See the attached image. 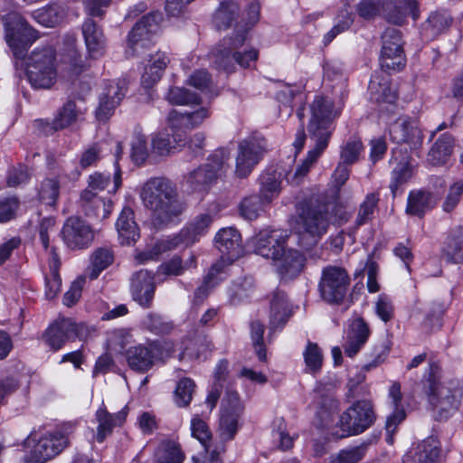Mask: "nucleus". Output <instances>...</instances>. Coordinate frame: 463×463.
<instances>
[{
  "label": "nucleus",
  "instance_id": "1",
  "mask_svg": "<svg viewBox=\"0 0 463 463\" xmlns=\"http://www.w3.org/2000/svg\"><path fill=\"white\" fill-rule=\"evenodd\" d=\"M310 112L311 118L307 125V131L315 141V146L308 151L301 165L294 171H289L285 175L287 181L292 184H300L327 147L333 121L339 117L341 110L335 108L334 101L328 97L317 96L310 105Z\"/></svg>",
  "mask_w": 463,
  "mask_h": 463
},
{
  "label": "nucleus",
  "instance_id": "2",
  "mask_svg": "<svg viewBox=\"0 0 463 463\" xmlns=\"http://www.w3.org/2000/svg\"><path fill=\"white\" fill-rule=\"evenodd\" d=\"M140 198L159 224H167L183 212L175 184L164 177L147 180L141 190Z\"/></svg>",
  "mask_w": 463,
  "mask_h": 463
},
{
  "label": "nucleus",
  "instance_id": "3",
  "mask_svg": "<svg viewBox=\"0 0 463 463\" xmlns=\"http://www.w3.org/2000/svg\"><path fill=\"white\" fill-rule=\"evenodd\" d=\"M440 368L437 363L430 364L423 380L425 393L430 404L440 419L453 414L460 404L463 389L458 381L440 382Z\"/></svg>",
  "mask_w": 463,
  "mask_h": 463
},
{
  "label": "nucleus",
  "instance_id": "4",
  "mask_svg": "<svg viewBox=\"0 0 463 463\" xmlns=\"http://www.w3.org/2000/svg\"><path fill=\"white\" fill-rule=\"evenodd\" d=\"M347 220L346 213L336 200L326 202L318 197H311L303 203L298 214V224L314 237L326 233L330 222L342 224Z\"/></svg>",
  "mask_w": 463,
  "mask_h": 463
},
{
  "label": "nucleus",
  "instance_id": "5",
  "mask_svg": "<svg viewBox=\"0 0 463 463\" xmlns=\"http://www.w3.org/2000/svg\"><path fill=\"white\" fill-rule=\"evenodd\" d=\"M246 31H235L232 36L224 38L213 51V62L217 70L231 72L234 69V61L241 67L250 66L251 61L258 59L259 52L255 49L240 52L236 50L241 47L246 40Z\"/></svg>",
  "mask_w": 463,
  "mask_h": 463
},
{
  "label": "nucleus",
  "instance_id": "6",
  "mask_svg": "<svg viewBox=\"0 0 463 463\" xmlns=\"http://www.w3.org/2000/svg\"><path fill=\"white\" fill-rule=\"evenodd\" d=\"M376 420L374 406L370 400L353 402L339 417L332 433L337 439L359 435L371 428Z\"/></svg>",
  "mask_w": 463,
  "mask_h": 463
},
{
  "label": "nucleus",
  "instance_id": "7",
  "mask_svg": "<svg viewBox=\"0 0 463 463\" xmlns=\"http://www.w3.org/2000/svg\"><path fill=\"white\" fill-rule=\"evenodd\" d=\"M27 77L36 90H50L57 81L58 64L56 52L52 47L35 49L27 61Z\"/></svg>",
  "mask_w": 463,
  "mask_h": 463
},
{
  "label": "nucleus",
  "instance_id": "8",
  "mask_svg": "<svg viewBox=\"0 0 463 463\" xmlns=\"http://www.w3.org/2000/svg\"><path fill=\"white\" fill-rule=\"evenodd\" d=\"M230 152L226 148L214 150L207 162L194 170L187 176L186 182L194 191H207L221 179L229 168Z\"/></svg>",
  "mask_w": 463,
  "mask_h": 463
},
{
  "label": "nucleus",
  "instance_id": "9",
  "mask_svg": "<svg viewBox=\"0 0 463 463\" xmlns=\"http://www.w3.org/2000/svg\"><path fill=\"white\" fill-rule=\"evenodd\" d=\"M350 281L345 269L338 266H326L322 270L318 283L321 298L328 304L342 303L346 296Z\"/></svg>",
  "mask_w": 463,
  "mask_h": 463
},
{
  "label": "nucleus",
  "instance_id": "10",
  "mask_svg": "<svg viewBox=\"0 0 463 463\" xmlns=\"http://www.w3.org/2000/svg\"><path fill=\"white\" fill-rule=\"evenodd\" d=\"M92 328L87 325L77 324L70 318L57 320L46 330L43 339L54 351L61 349L68 341L79 338L86 340L91 334Z\"/></svg>",
  "mask_w": 463,
  "mask_h": 463
},
{
  "label": "nucleus",
  "instance_id": "11",
  "mask_svg": "<svg viewBox=\"0 0 463 463\" xmlns=\"http://www.w3.org/2000/svg\"><path fill=\"white\" fill-rule=\"evenodd\" d=\"M73 431L74 426L66 423L61 429L41 438L33 446L31 460L35 463H43L61 453L68 446L70 436Z\"/></svg>",
  "mask_w": 463,
  "mask_h": 463
},
{
  "label": "nucleus",
  "instance_id": "12",
  "mask_svg": "<svg viewBox=\"0 0 463 463\" xmlns=\"http://www.w3.org/2000/svg\"><path fill=\"white\" fill-rule=\"evenodd\" d=\"M382 42V69L392 71H402L406 65V57L401 31H384Z\"/></svg>",
  "mask_w": 463,
  "mask_h": 463
},
{
  "label": "nucleus",
  "instance_id": "13",
  "mask_svg": "<svg viewBox=\"0 0 463 463\" xmlns=\"http://www.w3.org/2000/svg\"><path fill=\"white\" fill-rule=\"evenodd\" d=\"M265 151V140L250 137L240 142L236 157L235 175L239 178L248 176L260 162Z\"/></svg>",
  "mask_w": 463,
  "mask_h": 463
},
{
  "label": "nucleus",
  "instance_id": "14",
  "mask_svg": "<svg viewBox=\"0 0 463 463\" xmlns=\"http://www.w3.org/2000/svg\"><path fill=\"white\" fill-rule=\"evenodd\" d=\"M335 385L332 383H318L314 390V406L319 426L327 427L333 415L339 409V401L334 396Z\"/></svg>",
  "mask_w": 463,
  "mask_h": 463
},
{
  "label": "nucleus",
  "instance_id": "15",
  "mask_svg": "<svg viewBox=\"0 0 463 463\" xmlns=\"http://www.w3.org/2000/svg\"><path fill=\"white\" fill-rule=\"evenodd\" d=\"M61 234L66 245L72 250L87 248L94 239L91 227L85 221L76 216H71L66 220Z\"/></svg>",
  "mask_w": 463,
  "mask_h": 463
},
{
  "label": "nucleus",
  "instance_id": "16",
  "mask_svg": "<svg viewBox=\"0 0 463 463\" xmlns=\"http://www.w3.org/2000/svg\"><path fill=\"white\" fill-rule=\"evenodd\" d=\"M384 71L375 72L369 82L370 99L378 104L380 109L394 107L398 99L397 89L392 86L391 79Z\"/></svg>",
  "mask_w": 463,
  "mask_h": 463
},
{
  "label": "nucleus",
  "instance_id": "17",
  "mask_svg": "<svg viewBox=\"0 0 463 463\" xmlns=\"http://www.w3.org/2000/svg\"><path fill=\"white\" fill-rule=\"evenodd\" d=\"M288 238L286 231L264 229L252 238L254 251L267 259H277Z\"/></svg>",
  "mask_w": 463,
  "mask_h": 463
},
{
  "label": "nucleus",
  "instance_id": "18",
  "mask_svg": "<svg viewBox=\"0 0 463 463\" xmlns=\"http://www.w3.org/2000/svg\"><path fill=\"white\" fill-rule=\"evenodd\" d=\"M156 292L154 274L146 269H140L132 275L130 293L134 301L144 308L152 306Z\"/></svg>",
  "mask_w": 463,
  "mask_h": 463
},
{
  "label": "nucleus",
  "instance_id": "19",
  "mask_svg": "<svg viewBox=\"0 0 463 463\" xmlns=\"http://www.w3.org/2000/svg\"><path fill=\"white\" fill-rule=\"evenodd\" d=\"M390 137L395 143H406L411 148H417L422 144L423 137L417 122L409 117L398 118L390 126Z\"/></svg>",
  "mask_w": 463,
  "mask_h": 463
},
{
  "label": "nucleus",
  "instance_id": "20",
  "mask_svg": "<svg viewBox=\"0 0 463 463\" xmlns=\"http://www.w3.org/2000/svg\"><path fill=\"white\" fill-rule=\"evenodd\" d=\"M126 92L127 82L125 80L110 82L106 88V92L100 97L95 113L96 118L100 122H106L114 113L116 107L123 99Z\"/></svg>",
  "mask_w": 463,
  "mask_h": 463
},
{
  "label": "nucleus",
  "instance_id": "21",
  "mask_svg": "<svg viewBox=\"0 0 463 463\" xmlns=\"http://www.w3.org/2000/svg\"><path fill=\"white\" fill-rule=\"evenodd\" d=\"M79 205L86 216L99 220L108 218L113 208L110 199L100 197L90 189H84L80 193Z\"/></svg>",
  "mask_w": 463,
  "mask_h": 463
},
{
  "label": "nucleus",
  "instance_id": "22",
  "mask_svg": "<svg viewBox=\"0 0 463 463\" xmlns=\"http://www.w3.org/2000/svg\"><path fill=\"white\" fill-rule=\"evenodd\" d=\"M213 222V216L209 213H202L196 216L187 227L183 229L177 235L171 238L175 247L184 245L189 246L199 241L208 232Z\"/></svg>",
  "mask_w": 463,
  "mask_h": 463
},
{
  "label": "nucleus",
  "instance_id": "23",
  "mask_svg": "<svg viewBox=\"0 0 463 463\" xmlns=\"http://www.w3.org/2000/svg\"><path fill=\"white\" fill-rule=\"evenodd\" d=\"M215 246L229 261H233L243 253L241 234L232 227L222 228L217 232Z\"/></svg>",
  "mask_w": 463,
  "mask_h": 463
},
{
  "label": "nucleus",
  "instance_id": "24",
  "mask_svg": "<svg viewBox=\"0 0 463 463\" xmlns=\"http://www.w3.org/2000/svg\"><path fill=\"white\" fill-rule=\"evenodd\" d=\"M370 333L369 326L363 318L354 319L346 332L344 345L345 355L349 357L356 355L367 342Z\"/></svg>",
  "mask_w": 463,
  "mask_h": 463
},
{
  "label": "nucleus",
  "instance_id": "25",
  "mask_svg": "<svg viewBox=\"0 0 463 463\" xmlns=\"http://www.w3.org/2000/svg\"><path fill=\"white\" fill-rule=\"evenodd\" d=\"M157 347L154 344L138 345L127 351L128 364L137 372H147L156 359Z\"/></svg>",
  "mask_w": 463,
  "mask_h": 463
},
{
  "label": "nucleus",
  "instance_id": "26",
  "mask_svg": "<svg viewBox=\"0 0 463 463\" xmlns=\"http://www.w3.org/2000/svg\"><path fill=\"white\" fill-rule=\"evenodd\" d=\"M304 256L297 250L286 249L280 250L274 264L283 279H292L298 276L304 266Z\"/></svg>",
  "mask_w": 463,
  "mask_h": 463
},
{
  "label": "nucleus",
  "instance_id": "27",
  "mask_svg": "<svg viewBox=\"0 0 463 463\" xmlns=\"http://www.w3.org/2000/svg\"><path fill=\"white\" fill-rule=\"evenodd\" d=\"M383 16L390 24L402 26L406 14L410 12L413 19L417 18V1L416 0H390L383 4Z\"/></svg>",
  "mask_w": 463,
  "mask_h": 463
},
{
  "label": "nucleus",
  "instance_id": "28",
  "mask_svg": "<svg viewBox=\"0 0 463 463\" xmlns=\"http://www.w3.org/2000/svg\"><path fill=\"white\" fill-rule=\"evenodd\" d=\"M128 409L124 407L118 412L111 414L104 408H99L96 412L98 421L96 439L101 443L112 433L115 427L121 426L128 416Z\"/></svg>",
  "mask_w": 463,
  "mask_h": 463
},
{
  "label": "nucleus",
  "instance_id": "29",
  "mask_svg": "<svg viewBox=\"0 0 463 463\" xmlns=\"http://www.w3.org/2000/svg\"><path fill=\"white\" fill-rule=\"evenodd\" d=\"M85 109L79 106L75 100L68 99L55 114L51 128L54 131L67 128L82 118Z\"/></svg>",
  "mask_w": 463,
  "mask_h": 463
},
{
  "label": "nucleus",
  "instance_id": "30",
  "mask_svg": "<svg viewBox=\"0 0 463 463\" xmlns=\"http://www.w3.org/2000/svg\"><path fill=\"white\" fill-rule=\"evenodd\" d=\"M210 114L211 113L207 108H200L199 109L190 113H179L173 109L168 115L169 127L174 131H181L184 128H194L199 127L206 118H208Z\"/></svg>",
  "mask_w": 463,
  "mask_h": 463
},
{
  "label": "nucleus",
  "instance_id": "31",
  "mask_svg": "<svg viewBox=\"0 0 463 463\" xmlns=\"http://www.w3.org/2000/svg\"><path fill=\"white\" fill-rule=\"evenodd\" d=\"M116 228L122 245H130L139 238V230L134 221V212L130 207H124L117 220Z\"/></svg>",
  "mask_w": 463,
  "mask_h": 463
},
{
  "label": "nucleus",
  "instance_id": "32",
  "mask_svg": "<svg viewBox=\"0 0 463 463\" xmlns=\"http://www.w3.org/2000/svg\"><path fill=\"white\" fill-rule=\"evenodd\" d=\"M437 202L438 198L430 192L424 190L411 191L408 195L406 213L422 217L437 204Z\"/></svg>",
  "mask_w": 463,
  "mask_h": 463
},
{
  "label": "nucleus",
  "instance_id": "33",
  "mask_svg": "<svg viewBox=\"0 0 463 463\" xmlns=\"http://www.w3.org/2000/svg\"><path fill=\"white\" fill-rule=\"evenodd\" d=\"M40 37L38 31H7L5 40L14 55L24 58L29 47Z\"/></svg>",
  "mask_w": 463,
  "mask_h": 463
},
{
  "label": "nucleus",
  "instance_id": "34",
  "mask_svg": "<svg viewBox=\"0 0 463 463\" xmlns=\"http://www.w3.org/2000/svg\"><path fill=\"white\" fill-rule=\"evenodd\" d=\"M169 61L170 59L165 52H158L152 55L141 77L143 87L150 89L156 84L161 79Z\"/></svg>",
  "mask_w": 463,
  "mask_h": 463
},
{
  "label": "nucleus",
  "instance_id": "35",
  "mask_svg": "<svg viewBox=\"0 0 463 463\" xmlns=\"http://www.w3.org/2000/svg\"><path fill=\"white\" fill-rule=\"evenodd\" d=\"M292 314L287 297L282 291H276L270 301V330L284 326Z\"/></svg>",
  "mask_w": 463,
  "mask_h": 463
},
{
  "label": "nucleus",
  "instance_id": "36",
  "mask_svg": "<svg viewBox=\"0 0 463 463\" xmlns=\"http://www.w3.org/2000/svg\"><path fill=\"white\" fill-rule=\"evenodd\" d=\"M172 130V134L167 131L159 132L152 139V149L159 156L170 154L177 146H184L183 134L180 130Z\"/></svg>",
  "mask_w": 463,
  "mask_h": 463
},
{
  "label": "nucleus",
  "instance_id": "37",
  "mask_svg": "<svg viewBox=\"0 0 463 463\" xmlns=\"http://www.w3.org/2000/svg\"><path fill=\"white\" fill-rule=\"evenodd\" d=\"M114 261V253L109 248L97 249L90 257V265L85 272V277L96 279L99 275Z\"/></svg>",
  "mask_w": 463,
  "mask_h": 463
},
{
  "label": "nucleus",
  "instance_id": "38",
  "mask_svg": "<svg viewBox=\"0 0 463 463\" xmlns=\"http://www.w3.org/2000/svg\"><path fill=\"white\" fill-rule=\"evenodd\" d=\"M184 459L180 444L174 440L161 442L155 453V463H183Z\"/></svg>",
  "mask_w": 463,
  "mask_h": 463
},
{
  "label": "nucleus",
  "instance_id": "39",
  "mask_svg": "<svg viewBox=\"0 0 463 463\" xmlns=\"http://www.w3.org/2000/svg\"><path fill=\"white\" fill-rule=\"evenodd\" d=\"M454 139L449 134H443L434 143L428 154V161L433 165L445 164L452 153Z\"/></svg>",
  "mask_w": 463,
  "mask_h": 463
},
{
  "label": "nucleus",
  "instance_id": "40",
  "mask_svg": "<svg viewBox=\"0 0 463 463\" xmlns=\"http://www.w3.org/2000/svg\"><path fill=\"white\" fill-rule=\"evenodd\" d=\"M61 61L64 65V70L71 76H79L88 69V64L72 43L61 54Z\"/></svg>",
  "mask_w": 463,
  "mask_h": 463
},
{
  "label": "nucleus",
  "instance_id": "41",
  "mask_svg": "<svg viewBox=\"0 0 463 463\" xmlns=\"http://www.w3.org/2000/svg\"><path fill=\"white\" fill-rule=\"evenodd\" d=\"M260 196L266 203H271L281 192V181L275 172L263 174L260 178Z\"/></svg>",
  "mask_w": 463,
  "mask_h": 463
},
{
  "label": "nucleus",
  "instance_id": "42",
  "mask_svg": "<svg viewBox=\"0 0 463 463\" xmlns=\"http://www.w3.org/2000/svg\"><path fill=\"white\" fill-rule=\"evenodd\" d=\"M33 16L40 25L52 28L60 24L64 12L62 7L52 5L34 11Z\"/></svg>",
  "mask_w": 463,
  "mask_h": 463
},
{
  "label": "nucleus",
  "instance_id": "43",
  "mask_svg": "<svg viewBox=\"0 0 463 463\" xmlns=\"http://www.w3.org/2000/svg\"><path fill=\"white\" fill-rule=\"evenodd\" d=\"M254 289L253 281L250 279L244 278L235 281L229 288V300L233 306L242 303L249 298Z\"/></svg>",
  "mask_w": 463,
  "mask_h": 463
},
{
  "label": "nucleus",
  "instance_id": "44",
  "mask_svg": "<svg viewBox=\"0 0 463 463\" xmlns=\"http://www.w3.org/2000/svg\"><path fill=\"white\" fill-rule=\"evenodd\" d=\"M239 5L232 0H226L220 4L214 14V21L218 26L231 27L232 22L238 17Z\"/></svg>",
  "mask_w": 463,
  "mask_h": 463
},
{
  "label": "nucleus",
  "instance_id": "45",
  "mask_svg": "<svg viewBox=\"0 0 463 463\" xmlns=\"http://www.w3.org/2000/svg\"><path fill=\"white\" fill-rule=\"evenodd\" d=\"M52 262L50 263V276L46 278L45 295L47 298H54L61 289V279L58 273L59 259L53 249L51 250Z\"/></svg>",
  "mask_w": 463,
  "mask_h": 463
},
{
  "label": "nucleus",
  "instance_id": "46",
  "mask_svg": "<svg viewBox=\"0 0 463 463\" xmlns=\"http://www.w3.org/2000/svg\"><path fill=\"white\" fill-rule=\"evenodd\" d=\"M222 272V267L221 264H214L211 267L203 284L198 287L194 292V298L196 300L203 301L207 297L210 289L215 287L222 279V278L220 277Z\"/></svg>",
  "mask_w": 463,
  "mask_h": 463
},
{
  "label": "nucleus",
  "instance_id": "47",
  "mask_svg": "<svg viewBox=\"0 0 463 463\" xmlns=\"http://www.w3.org/2000/svg\"><path fill=\"white\" fill-rule=\"evenodd\" d=\"M195 383L191 378H182L175 390L174 400L178 407H186L190 404L195 392Z\"/></svg>",
  "mask_w": 463,
  "mask_h": 463
},
{
  "label": "nucleus",
  "instance_id": "48",
  "mask_svg": "<svg viewBox=\"0 0 463 463\" xmlns=\"http://www.w3.org/2000/svg\"><path fill=\"white\" fill-rule=\"evenodd\" d=\"M87 50L93 58L103 55L106 40L102 31H83Z\"/></svg>",
  "mask_w": 463,
  "mask_h": 463
},
{
  "label": "nucleus",
  "instance_id": "49",
  "mask_svg": "<svg viewBox=\"0 0 463 463\" xmlns=\"http://www.w3.org/2000/svg\"><path fill=\"white\" fill-rule=\"evenodd\" d=\"M390 350L391 345L388 339H381L376 342L372 347L370 360L364 365V368L369 371L383 364L387 358Z\"/></svg>",
  "mask_w": 463,
  "mask_h": 463
},
{
  "label": "nucleus",
  "instance_id": "50",
  "mask_svg": "<svg viewBox=\"0 0 463 463\" xmlns=\"http://www.w3.org/2000/svg\"><path fill=\"white\" fill-rule=\"evenodd\" d=\"M265 201L260 195L245 197L240 204L241 215L247 220H255L263 211Z\"/></svg>",
  "mask_w": 463,
  "mask_h": 463
},
{
  "label": "nucleus",
  "instance_id": "51",
  "mask_svg": "<svg viewBox=\"0 0 463 463\" xmlns=\"http://www.w3.org/2000/svg\"><path fill=\"white\" fill-rule=\"evenodd\" d=\"M166 99L174 105L188 106L201 102V99L196 93L180 87L171 88L166 95Z\"/></svg>",
  "mask_w": 463,
  "mask_h": 463
},
{
  "label": "nucleus",
  "instance_id": "52",
  "mask_svg": "<svg viewBox=\"0 0 463 463\" xmlns=\"http://www.w3.org/2000/svg\"><path fill=\"white\" fill-rule=\"evenodd\" d=\"M175 249V242L172 241L171 238H166L157 241L150 250L137 253L135 259L141 264L156 260L162 253Z\"/></svg>",
  "mask_w": 463,
  "mask_h": 463
},
{
  "label": "nucleus",
  "instance_id": "53",
  "mask_svg": "<svg viewBox=\"0 0 463 463\" xmlns=\"http://www.w3.org/2000/svg\"><path fill=\"white\" fill-rule=\"evenodd\" d=\"M413 175L412 166L407 162H400L392 171L390 188L393 196L396 195L400 186L406 184Z\"/></svg>",
  "mask_w": 463,
  "mask_h": 463
},
{
  "label": "nucleus",
  "instance_id": "54",
  "mask_svg": "<svg viewBox=\"0 0 463 463\" xmlns=\"http://www.w3.org/2000/svg\"><path fill=\"white\" fill-rule=\"evenodd\" d=\"M60 184L57 179L47 178L41 184L39 189L40 200L50 206H54L58 200Z\"/></svg>",
  "mask_w": 463,
  "mask_h": 463
},
{
  "label": "nucleus",
  "instance_id": "55",
  "mask_svg": "<svg viewBox=\"0 0 463 463\" xmlns=\"http://www.w3.org/2000/svg\"><path fill=\"white\" fill-rule=\"evenodd\" d=\"M439 455V449L434 440H424L417 447L414 461L416 463H435Z\"/></svg>",
  "mask_w": 463,
  "mask_h": 463
},
{
  "label": "nucleus",
  "instance_id": "56",
  "mask_svg": "<svg viewBox=\"0 0 463 463\" xmlns=\"http://www.w3.org/2000/svg\"><path fill=\"white\" fill-rule=\"evenodd\" d=\"M240 414L241 412H229L228 410L223 411L220 419V430L223 439H233L238 430Z\"/></svg>",
  "mask_w": 463,
  "mask_h": 463
},
{
  "label": "nucleus",
  "instance_id": "57",
  "mask_svg": "<svg viewBox=\"0 0 463 463\" xmlns=\"http://www.w3.org/2000/svg\"><path fill=\"white\" fill-rule=\"evenodd\" d=\"M112 0H85L84 5L88 14L91 17L83 24L82 29H91L97 26L92 18L101 16L104 13L103 8L108 7Z\"/></svg>",
  "mask_w": 463,
  "mask_h": 463
},
{
  "label": "nucleus",
  "instance_id": "58",
  "mask_svg": "<svg viewBox=\"0 0 463 463\" xmlns=\"http://www.w3.org/2000/svg\"><path fill=\"white\" fill-rule=\"evenodd\" d=\"M130 331L125 328L114 329L109 334L108 345L115 352L122 353L131 342Z\"/></svg>",
  "mask_w": 463,
  "mask_h": 463
},
{
  "label": "nucleus",
  "instance_id": "59",
  "mask_svg": "<svg viewBox=\"0 0 463 463\" xmlns=\"http://www.w3.org/2000/svg\"><path fill=\"white\" fill-rule=\"evenodd\" d=\"M192 436L199 440L205 451H208L212 433L207 424L199 417H194L191 420Z\"/></svg>",
  "mask_w": 463,
  "mask_h": 463
},
{
  "label": "nucleus",
  "instance_id": "60",
  "mask_svg": "<svg viewBox=\"0 0 463 463\" xmlns=\"http://www.w3.org/2000/svg\"><path fill=\"white\" fill-rule=\"evenodd\" d=\"M303 355L306 365L309 371L316 373L321 369L323 354L317 344L308 342Z\"/></svg>",
  "mask_w": 463,
  "mask_h": 463
},
{
  "label": "nucleus",
  "instance_id": "61",
  "mask_svg": "<svg viewBox=\"0 0 463 463\" xmlns=\"http://www.w3.org/2000/svg\"><path fill=\"white\" fill-rule=\"evenodd\" d=\"M265 326L260 321H253L250 324V337L258 358L260 361L266 360V348L263 344Z\"/></svg>",
  "mask_w": 463,
  "mask_h": 463
},
{
  "label": "nucleus",
  "instance_id": "62",
  "mask_svg": "<svg viewBox=\"0 0 463 463\" xmlns=\"http://www.w3.org/2000/svg\"><path fill=\"white\" fill-rule=\"evenodd\" d=\"M148 156L146 137L137 132L131 143V158L136 165L143 164Z\"/></svg>",
  "mask_w": 463,
  "mask_h": 463
},
{
  "label": "nucleus",
  "instance_id": "63",
  "mask_svg": "<svg viewBox=\"0 0 463 463\" xmlns=\"http://www.w3.org/2000/svg\"><path fill=\"white\" fill-rule=\"evenodd\" d=\"M142 323L146 329L156 335L166 334L172 329L170 323L164 321L160 315L155 313H148Z\"/></svg>",
  "mask_w": 463,
  "mask_h": 463
},
{
  "label": "nucleus",
  "instance_id": "64",
  "mask_svg": "<svg viewBox=\"0 0 463 463\" xmlns=\"http://www.w3.org/2000/svg\"><path fill=\"white\" fill-rule=\"evenodd\" d=\"M363 144L358 139H350L347 143L342 147L341 150V162L345 165H352L358 160L359 155L362 151Z\"/></svg>",
  "mask_w": 463,
  "mask_h": 463
}]
</instances>
